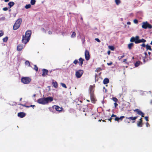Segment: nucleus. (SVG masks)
Here are the masks:
<instances>
[{
	"label": "nucleus",
	"mask_w": 152,
	"mask_h": 152,
	"mask_svg": "<svg viewBox=\"0 0 152 152\" xmlns=\"http://www.w3.org/2000/svg\"><path fill=\"white\" fill-rule=\"evenodd\" d=\"M53 98L52 97L48 96L46 98L43 97L39 99L37 101L39 104L45 105L48 104L49 102H52Z\"/></svg>",
	"instance_id": "obj_1"
},
{
	"label": "nucleus",
	"mask_w": 152,
	"mask_h": 152,
	"mask_svg": "<svg viewBox=\"0 0 152 152\" xmlns=\"http://www.w3.org/2000/svg\"><path fill=\"white\" fill-rule=\"evenodd\" d=\"M31 34V31L28 30L26 32L25 35H23L22 41L23 43L26 44L29 41Z\"/></svg>",
	"instance_id": "obj_2"
},
{
	"label": "nucleus",
	"mask_w": 152,
	"mask_h": 152,
	"mask_svg": "<svg viewBox=\"0 0 152 152\" xmlns=\"http://www.w3.org/2000/svg\"><path fill=\"white\" fill-rule=\"evenodd\" d=\"M22 21V20L21 18H20L18 19L16 21L13 26V29L14 30H15L18 29L20 26Z\"/></svg>",
	"instance_id": "obj_3"
},
{
	"label": "nucleus",
	"mask_w": 152,
	"mask_h": 152,
	"mask_svg": "<svg viewBox=\"0 0 152 152\" xmlns=\"http://www.w3.org/2000/svg\"><path fill=\"white\" fill-rule=\"evenodd\" d=\"M89 91L91 101H94L95 99L94 97V95L93 94V92L94 91V88L93 86H90L89 89Z\"/></svg>",
	"instance_id": "obj_4"
},
{
	"label": "nucleus",
	"mask_w": 152,
	"mask_h": 152,
	"mask_svg": "<svg viewBox=\"0 0 152 152\" xmlns=\"http://www.w3.org/2000/svg\"><path fill=\"white\" fill-rule=\"evenodd\" d=\"M31 81V79L28 77H23L21 79V81L24 84H28Z\"/></svg>",
	"instance_id": "obj_5"
},
{
	"label": "nucleus",
	"mask_w": 152,
	"mask_h": 152,
	"mask_svg": "<svg viewBox=\"0 0 152 152\" xmlns=\"http://www.w3.org/2000/svg\"><path fill=\"white\" fill-rule=\"evenodd\" d=\"M142 27V28L145 29H146L147 28L151 29L152 28V25L148 23L147 22H143Z\"/></svg>",
	"instance_id": "obj_6"
},
{
	"label": "nucleus",
	"mask_w": 152,
	"mask_h": 152,
	"mask_svg": "<svg viewBox=\"0 0 152 152\" xmlns=\"http://www.w3.org/2000/svg\"><path fill=\"white\" fill-rule=\"evenodd\" d=\"M83 73V70L81 69L79 70L76 72V76L78 78H80L81 77Z\"/></svg>",
	"instance_id": "obj_7"
},
{
	"label": "nucleus",
	"mask_w": 152,
	"mask_h": 152,
	"mask_svg": "<svg viewBox=\"0 0 152 152\" xmlns=\"http://www.w3.org/2000/svg\"><path fill=\"white\" fill-rule=\"evenodd\" d=\"M85 56L86 60H88L90 58V55L89 54V52L88 50H86L85 51Z\"/></svg>",
	"instance_id": "obj_8"
},
{
	"label": "nucleus",
	"mask_w": 152,
	"mask_h": 152,
	"mask_svg": "<svg viewBox=\"0 0 152 152\" xmlns=\"http://www.w3.org/2000/svg\"><path fill=\"white\" fill-rule=\"evenodd\" d=\"M42 75L43 76H45L46 75H48V70L43 69H42Z\"/></svg>",
	"instance_id": "obj_9"
},
{
	"label": "nucleus",
	"mask_w": 152,
	"mask_h": 152,
	"mask_svg": "<svg viewBox=\"0 0 152 152\" xmlns=\"http://www.w3.org/2000/svg\"><path fill=\"white\" fill-rule=\"evenodd\" d=\"M26 115V114L24 112H22L18 113V115L19 117L21 118H23Z\"/></svg>",
	"instance_id": "obj_10"
},
{
	"label": "nucleus",
	"mask_w": 152,
	"mask_h": 152,
	"mask_svg": "<svg viewBox=\"0 0 152 152\" xmlns=\"http://www.w3.org/2000/svg\"><path fill=\"white\" fill-rule=\"evenodd\" d=\"M53 109L56 110L58 111H61V108H60L58 106L56 105H54L53 107Z\"/></svg>",
	"instance_id": "obj_11"
},
{
	"label": "nucleus",
	"mask_w": 152,
	"mask_h": 152,
	"mask_svg": "<svg viewBox=\"0 0 152 152\" xmlns=\"http://www.w3.org/2000/svg\"><path fill=\"white\" fill-rule=\"evenodd\" d=\"M137 116L135 117H126V118L132 121H135L137 118Z\"/></svg>",
	"instance_id": "obj_12"
},
{
	"label": "nucleus",
	"mask_w": 152,
	"mask_h": 152,
	"mask_svg": "<svg viewBox=\"0 0 152 152\" xmlns=\"http://www.w3.org/2000/svg\"><path fill=\"white\" fill-rule=\"evenodd\" d=\"M109 82V80L107 78H105L103 81V83L104 84H106L108 83Z\"/></svg>",
	"instance_id": "obj_13"
},
{
	"label": "nucleus",
	"mask_w": 152,
	"mask_h": 152,
	"mask_svg": "<svg viewBox=\"0 0 152 152\" xmlns=\"http://www.w3.org/2000/svg\"><path fill=\"white\" fill-rule=\"evenodd\" d=\"M8 4L9 6V8H10L15 4V3L13 1H10L8 3Z\"/></svg>",
	"instance_id": "obj_14"
},
{
	"label": "nucleus",
	"mask_w": 152,
	"mask_h": 152,
	"mask_svg": "<svg viewBox=\"0 0 152 152\" xmlns=\"http://www.w3.org/2000/svg\"><path fill=\"white\" fill-rule=\"evenodd\" d=\"M23 49V46L21 45H18L17 47V50L19 51H21Z\"/></svg>",
	"instance_id": "obj_15"
},
{
	"label": "nucleus",
	"mask_w": 152,
	"mask_h": 152,
	"mask_svg": "<svg viewBox=\"0 0 152 152\" xmlns=\"http://www.w3.org/2000/svg\"><path fill=\"white\" fill-rule=\"evenodd\" d=\"M79 60V61L80 65L82 66L83 63V61H84V59H83L82 58H80Z\"/></svg>",
	"instance_id": "obj_16"
},
{
	"label": "nucleus",
	"mask_w": 152,
	"mask_h": 152,
	"mask_svg": "<svg viewBox=\"0 0 152 152\" xmlns=\"http://www.w3.org/2000/svg\"><path fill=\"white\" fill-rule=\"evenodd\" d=\"M52 84L53 86L55 88H56L58 87V83H57L56 82H52Z\"/></svg>",
	"instance_id": "obj_17"
},
{
	"label": "nucleus",
	"mask_w": 152,
	"mask_h": 152,
	"mask_svg": "<svg viewBox=\"0 0 152 152\" xmlns=\"http://www.w3.org/2000/svg\"><path fill=\"white\" fill-rule=\"evenodd\" d=\"M140 64H142V63H141L139 61H137L135 63L134 65L136 67H137Z\"/></svg>",
	"instance_id": "obj_18"
},
{
	"label": "nucleus",
	"mask_w": 152,
	"mask_h": 152,
	"mask_svg": "<svg viewBox=\"0 0 152 152\" xmlns=\"http://www.w3.org/2000/svg\"><path fill=\"white\" fill-rule=\"evenodd\" d=\"M145 47H146L147 50H149L150 51H151L152 50L151 48V46L149 45L148 44H147L146 45Z\"/></svg>",
	"instance_id": "obj_19"
},
{
	"label": "nucleus",
	"mask_w": 152,
	"mask_h": 152,
	"mask_svg": "<svg viewBox=\"0 0 152 152\" xmlns=\"http://www.w3.org/2000/svg\"><path fill=\"white\" fill-rule=\"evenodd\" d=\"M134 44L133 43H131L128 45V48L129 49H131L132 47L134 45Z\"/></svg>",
	"instance_id": "obj_20"
},
{
	"label": "nucleus",
	"mask_w": 152,
	"mask_h": 152,
	"mask_svg": "<svg viewBox=\"0 0 152 152\" xmlns=\"http://www.w3.org/2000/svg\"><path fill=\"white\" fill-rule=\"evenodd\" d=\"M142 123L141 121H139L137 124V126L138 127H142Z\"/></svg>",
	"instance_id": "obj_21"
},
{
	"label": "nucleus",
	"mask_w": 152,
	"mask_h": 152,
	"mask_svg": "<svg viewBox=\"0 0 152 152\" xmlns=\"http://www.w3.org/2000/svg\"><path fill=\"white\" fill-rule=\"evenodd\" d=\"M138 114L139 115H141V116L142 117H144V115H145L144 113L140 110V111H139Z\"/></svg>",
	"instance_id": "obj_22"
},
{
	"label": "nucleus",
	"mask_w": 152,
	"mask_h": 152,
	"mask_svg": "<svg viewBox=\"0 0 152 152\" xmlns=\"http://www.w3.org/2000/svg\"><path fill=\"white\" fill-rule=\"evenodd\" d=\"M36 2V1L35 0H31L30 3L32 5H34Z\"/></svg>",
	"instance_id": "obj_23"
},
{
	"label": "nucleus",
	"mask_w": 152,
	"mask_h": 152,
	"mask_svg": "<svg viewBox=\"0 0 152 152\" xmlns=\"http://www.w3.org/2000/svg\"><path fill=\"white\" fill-rule=\"evenodd\" d=\"M108 48L110 49L112 51L114 50L115 49L114 47L113 46H109Z\"/></svg>",
	"instance_id": "obj_24"
},
{
	"label": "nucleus",
	"mask_w": 152,
	"mask_h": 152,
	"mask_svg": "<svg viewBox=\"0 0 152 152\" xmlns=\"http://www.w3.org/2000/svg\"><path fill=\"white\" fill-rule=\"evenodd\" d=\"M31 7V5L30 4H26L25 7L26 9H29V8H30Z\"/></svg>",
	"instance_id": "obj_25"
},
{
	"label": "nucleus",
	"mask_w": 152,
	"mask_h": 152,
	"mask_svg": "<svg viewBox=\"0 0 152 152\" xmlns=\"http://www.w3.org/2000/svg\"><path fill=\"white\" fill-rule=\"evenodd\" d=\"M76 34L75 32H73L72 34L71 37V38H73L74 37L76 36Z\"/></svg>",
	"instance_id": "obj_26"
},
{
	"label": "nucleus",
	"mask_w": 152,
	"mask_h": 152,
	"mask_svg": "<svg viewBox=\"0 0 152 152\" xmlns=\"http://www.w3.org/2000/svg\"><path fill=\"white\" fill-rule=\"evenodd\" d=\"M113 117H116V115H115L114 114H113L111 116V117L108 119V121H111V120L113 119Z\"/></svg>",
	"instance_id": "obj_27"
},
{
	"label": "nucleus",
	"mask_w": 152,
	"mask_h": 152,
	"mask_svg": "<svg viewBox=\"0 0 152 152\" xmlns=\"http://www.w3.org/2000/svg\"><path fill=\"white\" fill-rule=\"evenodd\" d=\"M115 2L117 5H119L121 3L120 0H115Z\"/></svg>",
	"instance_id": "obj_28"
},
{
	"label": "nucleus",
	"mask_w": 152,
	"mask_h": 152,
	"mask_svg": "<svg viewBox=\"0 0 152 152\" xmlns=\"http://www.w3.org/2000/svg\"><path fill=\"white\" fill-rule=\"evenodd\" d=\"M112 99L113 100V101L115 102H117L118 100L117 98L115 97H113Z\"/></svg>",
	"instance_id": "obj_29"
},
{
	"label": "nucleus",
	"mask_w": 152,
	"mask_h": 152,
	"mask_svg": "<svg viewBox=\"0 0 152 152\" xmlns=\"http://www.w3.org/2000/svg\"><path fill=\"white\" fill-rule=\"evenodd\" d=\"M8 39V37H6L4 38L3 39V42H6Z\"/></svg>",
	"instance_id": "obj_30"
},
{
	"label": "nucleus",
	"mask_w": 152,
	"mask_h": 152,
	"mask_svg": "<svg viewBox=\"0 0 152 152\" xmlns=\"http://www.w3.org/2000/svg\"><path fill=\"white\" fill-rule=\"evenodd\" d=\"M61 85L63 87H64L65 88H67V87H66V85L64 83H61Z\"/></svg>",
	"instance_id": "obj_31"
},
{
	"label": "nucleus",
	"mask_w": 152,
	"mask_h": 152,
	"mask_svg": "<svg viewBox=\"0 0 152 152\" xmlns=\"http://www.w3.org/2000/svg\"><path fill=\"white\" fill-rule=\"evenodd\" d=\"M135 40L134 39V37H132L130 40V41L131 42H135Z\"/></svg>",
	"instance_id": "obj_32"
},
{
	"label": "nucleus",
	"mask_w": 152,
	"mask_h": 152,
	"mask_svg": "<svg viewBox=\"0 0 152 152\" xmlns=\"http://www.w3.org/2000/svg\"><path fill=\"white\" fill-rule=\"evenodd\" d=\"M146 42V40L144 39H140V42H143V43H145Z\"/></svg>",
	"instance_id": "obj_33"
},
{
	"label": "nucleus",
	"mask_w": 152,
	"mask_h": 152,
	"mask_svg": "<svg viewBox=\"0 0 152 152\" xmlns=\"http://www.w3.org/2000/svg\"><path fill=\"white\" fill-rule=\"evenodd\" d=\"M135 43L136 44H138V43H140V39H138L136 40Z\"/></svg>",
	"instance_id": "obj_34"
},
{
	"label": "nucleus",
	"mask_w": 152,
	"mask_h": 152,
	"mask_svg": "<svg viewBox=\"0 0 152 152\" xmlns=\"http://www.w3.org/2000/svg\"><path fill=\"white\" fill-rule=\"evenodd\" d=\"M34 69L36 71H38V68L36 65H34Z\"/></svg>",
	"instance_id": "obj_35"
},
{
	"label": "nucleus",
	"mask_w": 152,
	"mask_h": 152,
	"mask_svg": "<svg viewBox=\"0 0 152 152\" xmlns=\"http://www.w3.org/2000/svg\"><path fill=\"white\" fill-rule=\"evenodd\" d=\"M4 34V33L2 31H0V37L2 36Z\"/></svg>",
	"instance_id": "obj_36"
},
{
	"label": "nucleus",
	"mask_w": 152,
	"mask_h": 152,
	"mask_svg": "<svg viewBox=\"0 0 152 152\" xmlns=\"http://www.w3.org/2000/svg\"><path fill=\"white\" fill-rule=\"evenodd\" d=\"M140 110L138 109H136L135 110H134V112H137V114H138L139 111H140Z\"/></svg>",
	"instance_id": "obj_37"
},
{
	"label": "nucleus",
	"mask_w": 152,
	"mask_h": 152,
	"mask_svg": "<svg viewBox=\"0 0 152 152\" xmlns=\"http://www.w3.org/2000/svg\"><path fill=\"white\" fill-rule=\"evenodd\" d=\"M124 118H125V117L124 116H121L120 118L118 117V121L119 120H122V119Z\"/></svg>",
	"instance_id": "obj_38"
},
{
	"label": "nucleus",
	"mask_w": 152,
	"mask_h": 152,
	"mask_svg": "<svg viewBox=\"0 0 152 152\" xmlns=\"http://www.w3.org/2000/svg\"><path fill=\"white\" fill-rule=\"evenodd\" d=\"M25 64L29 66L30 65V63L29 61H26L25 62Z\"/></svg>",
	"instance_id": "obj_39"
},
{
	"label": "nucleus",
	"mask_w": 152,
	"mask_h": 152,
	"mask_svg": "<svg viewBox=\"0 0 152 152\" xmlns=\"http://www.w3.org/2000/svg\"><path fill=\"white\" fill-rule=\"evenodd\" d=\"M78 62V61L76 59L73 61V63L75 64H76Z\"/></svg>",
	"instance_id": "obj_40"
},
{
	"label": "nucleus",
	"mask_w": 152,
	"mask_h": 152,
	"mask_svg": "<svg viewBox=\"0 0 152 152\" xmlns=\"http://www.w3.org/2000/svg\"><path fill=\"white\" fill-rule=\"evenodd\" d=\"M134 22L135 24H137L138 23V21L137 19H134Z\"/></svg>",
	"instance_id": "obj_41"
},
{
	"label": "nucleus",
	"mask_w": 152,
	"mask_h": 152,
	"mask_svg": "<svg viewBox=\"0 0 152 152\" xmlns=\"http://www.w3.org/2000/svg\"><path fill=\"white\" fill-rule=\"evenodd\" d=\"M8 10V8L7 7H4L3 8V10L4 11H7Z\"/></svg>",
	"instance_id": "obj_42"
},
{
	"label": "nucleus",
	"mask_w": 152,
	"mask_h": 152,
	"mask_svg": "<svg viewBox=\"0 0 152 152\" xmlns=\"http://www.w3.org/2000/svg\"><path fill=\"white\" fill-rule=\"evenodd\" d=\"M115 118L114 119V120L115 121H117L118 122V117H117V116H116V117H115Z\"/></svg>",
	"instance_id": "obj_43"
},
{
	"label": "nucleus",
	"mask_w": 152,
	"mask_h": 152,
	"mask_svg": "<svg viewBox=\"0 0 152 152\" xmlns=\"http://www.w3.org/2000/svg\"><path fill=\"white\" fill-rule=\"evenodd\" d=\"M140 46L143 47H146V45H145V43H142V44Z\"/></svg>",
	"instance_id": "obj_44"
},
{
	"label": "nucleus",
	"mask_w": 152,
	"mask_h": 152,
	"mask_svg": "<svg viewBox=\"0 0 152 152\" xmlns=\"http://www.w3.org/2000/svg\"><path fill=\"white\" fill-rule=\"evenodd\" d=\"M95 40L96 41H97V42H100V40L97 38H96L95 39Z\"/></svg>",
	"instance_id": "obj_45"
},
{
	"label": "nucleus",
	"mask_w": 152,
	"mask_h": 152,
	"mask_svg": "<svg viewBox=\"0 0 152 152\" xmlns=\"http://www.w3.org/2000/svg\"><path fill=\"white\" fill-rule=\"evenodd\" d=\"M0 19L1 20H4L5 19V18L4 17H2Z\"/></svg>",
	"instance_id": "obj_46"
},
{
	"label": "nucleus",
	"mask_w": 152,
	"mask_h": 152,
	"mask_svg": "<svg viewBox=\"0 0 152 152\" xmlns=\"http://www.w3.org/2000/svg\"><path fill=\"white\" fill-rule=\"evenodd\" d=\"M139 37L138 36H136L135 37H134V39H135V40H137L139 39Z\"/></svg>",
	"instance_id": "obj_47"
},
{
	"label": "nucleus",
	"mask_w": 152,
	"mask_h": 152,
	"mask_svg": "<svg viewBox=\"0 0 152 152\" xmlns=\"http://www.w3.org/2000/svg\"><path fill=\"white\" fill-rule=\"evenodd\" d=\"M113 64V63L112 62H111L110 63H107V64L108 65L110 66V65H111V64Z\"/></svg>",
	"instance_id": "obj_48"
},
{
	"label": "nucleus",
	"mask_w": 152,
	"mask_h": 152,
	"mask_svg": "<svg viewBox=\"0 0 152 152\" xmlns=\"http://www.w3.org/2000/svg\"><path fill=\"white\" fill-rule=\"evenodd\" d=\"M148 116H145V120L147 121H148Z\"/></svg>",
	"instance_id": "obj_49"
},
{
	"label": "nucleus",
	"mask_w": 152,
	"mask_h": 152,
	"mask_svg": "<svg viewBox=\"0 0 152 152\" xmlns=\"http://www.w3.org/2000/svg\"><path fill=\"white\" fill-rule=\"evenodd\" d=\"M124 55H123L122 56H120L119 57H120V58L121 59V58H123L124 57Z\"/></svg>",
	"instance_id": "obj_50"
},
{
	"label": "nucleus",
	"mask_w": 152,
	"mask_h": 152,
	"mask_svg": "<svg viewBox=\"0 0 152 152\" xmlns=\"http://www.w3.org/2000/svg\"><path fill=\"white\" fill-rule=\"evenodd\" d=\"M150 126V125L148 123H147L146 124V126L147 127H148L149 126Z\"/></svg>",
	"instance_id": "obj_51"
},
{
	"label": "nucleus",
	"mask_w": 152,
	"mask_h": 152,
	"mask_svg": "<svg viewBox=\"0 0 152 152\" xmlns=\"http://www.w3.org/2000/svg\"><path fill=\"white\" fill-rule=\"evenodd\" d=\"M114 104L115 107H116L118 105V104L116 102Z\"/></svg>",
	"instance_id": "obj_52"
},
{
	"label": "nucleus",
	"mask_w": 152,
	"mask_h": 152,
	"mask_svg": "<svg viewBox=\"0 0 152 152\" xmlns=\"http://www.w3.org/2000/svg\"><path fill=\"white\" fill-rule=\"evenodd\" d=\"M48 33L49 34H50L52 33V32L51 31H48Z\"/></svg>",
	"instance_id": "obj_53"
},
{
	"label": "nucleus",
	"mask_w": 152,
	"mask_h": 152,
	"mask_svg": "<svg viewBox=\"0 0 152 152\" xmlns=\"http://www.w3.org/2000/svg\"><path fill=\"white\" fill-rule=\"evenodd\" d=\"M30 107H33V108H34V107H35V105H31L30 106Z\"/></svg>",
	"instance_id": "obj_54"
},
{
	"label": "nucleus",
	"mask_w": 152,
	"mask_h": 152,
	"mask_svg": "<svg viewBox=\"0 0 152 152\" xmlns=\"http://www.w3.org/2000/svg\"><path fill=\"white\" fill-rule=\"evenodd\" d=\"M107 53L108 55H109L110 53V50H109L108 51Z\"/></svg>",
	"instance_id": "obj_55"
},
{
	"label": "nucleus",
	"mask_w": 152,
	"mask_h": 152,
	"mask_svg": "<svg viewBox=\"0 0 152 152\" xmlns=\"http://www.w3.org/2000/svg\"><path fill=\"white\" fill-rule=\"evenodd\" d=\"M125 104H122V107H123L124 108L125 107Z\"/></svg>",
	"instance_id": "obj_56"
},
{
	"label": "nucleus",
	"mask_w": 152,
	"mask_h": 152,
	"mask_svg": "<svg viewBox=\"0 0 152 152\" xmlns=\"http://www.w3.org/2000/svg\"><path fill=\"white\" fill-rule=\"evenodd\" d=\"M124 107H122L121 108V111H123L124 110Z\"/></svg>",
	"instance_id": "obj_57"
},
{
	"label": "nucleus",
	"mask_w": 152,
	"mask_h": 152,
	"mask_svg": "<svg viewBox=\"0 0 152 152\" xmlns=\"http://www.w3.org/2000/svg\"><path fill=\"white\" fill-rule=\"evenodd\" d=\"M127 24L128 25H130L131 24V23L129 22H127Z\"/></svg>",
	"instance_id": "obj_58"
},
{
	"label": "nucleus",
	"mask_w": 152,
	"mask_h": 152,
	"mask_svg": "<svg viewBox=\"0 0 152 152\" xmlns=\"http://www.w3.org/2000/svg\"><path fill=\"white\" fill-rule=\"evenodd\" d=\"M142 118H141L140 120H139V121H141V122H142Z\"/></svg>",
	"instance_id": "obj_59"
},
{
	"label": "nucleus",
	"mask_w": 152,
	"mask_h": 152,
	"mask_svg": "<svg viewBox=\"0 0 152 152\" xmlns=\"http://www.w3.org/2000/svg\"><path fill=\"white\" fill-rule=\"evenodd\" d=\"M9 0H4V1L5 2H7L9 1Z\"/></svg>",
	"instance_id": "obj_60"
},
{
	"label": "nucleus",
	"mask_w": 152,
	"mask_h": 152,
	"mask_svg": "<svg viewBox=\"0 0 152 152\" xmlns=\"http://www.w3.org/2000/svg\"><path fill=\"white\" fill-rule=\"evenodd\" d=\"M25 107H27V108H29L30 107V106L26 105V106H25Z\"/></svg>",
	"instance_id": "obj_61"
},
{
	"label": "nucleus",
	"mask_w": 152,
	"mask_h": 152,
	"mask_svg": "<svg viewBox=\"0 0 152 152\" xmlns=\"http://www.w3.org/2000/svg\"><path fill=\"white\" fill-rule=\"evenodd\" d=\"M20 104L22 105L23 106H24V107H25V106H26V105H25V104Z\"/></svg>",
	"instance_id": "obj_62"
},
{
	"label": "nucleus",
	"mask_w": 152,
	"mask_h": 152,
	"mask_svg": "<svg viewBox=\"0 0 152 152\" xmlns=\"http://www.w3.org/2000/svg\"><path fill=\"white\" fill-rule=\"evenodd\" d=\"M144 54H145V56H146L147 55V53H146V52H145L144 53Z\"/></svg>",
	"instance_id": "obj_63"
},
{
	"label": "nucleus",
	"mask_w": 152,
	"mask_h": 152,
	"mask_svg": "<svg viewBox=\"0 0 152 152\" xmlns=\"http://www.w3.org/2000/svg\"><path fill=\"white\" fill-rule=\"evenodd\" d=\"M126 61V59H124L123 61L124 62H125Z\"/></svg>",
	"instance_id": "obj_64"
}]
</instances>
